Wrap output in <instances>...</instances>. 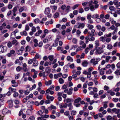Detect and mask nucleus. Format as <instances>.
Here are the masks:
<instances>
[{"label":"nucleus","mask_w":120,"mask_h":120,"mask_svg":"<svg viewBox=\"0 0 120 120\" xmlns=\"http://www.w3.org/2000/svg\"><path fill=\"white\" fill-rule=\"evenodd\" d=\"M95 54L96 55L100 54L104 52V50L102 48L98 47L97 49H95Z\"/></svg>","instance_id":"obj_1"},{"label":"nucleus","mask_w":120,"mask_h":120,"mask_svg":"<svg viewBox=\"0 0 120 120\" xmlns=\"http://www.w3.org/2000/svg\"><path fill=\"white\" fill-rule=\"evenodd\" d=\"M54 93V92L53 91L51 90H49V89H48L46 91L45 94L47 96V95H49V94L51 95L53 94Z\"/></svg>","instance_id":"obj_2"},{"label":"nucleus","mask_w":120,"mask_h":120,"mask_svg":"<svg viewBox=\"0 0 120 120\" xmlns=\"http://www.w3.org/2000/svg\"><path fill=\"white\" fill-rule=\"evenodd\" d=\"M11 112L9 110H8L6 108L4 109L2 111V113L4 115L7 114H10L11 113Z\"/></svg>","instance_id":"obj_3"},{"label":"nucleus","mask_w":120,"mask_h":120,"mask_svg":"<svg viewBox=\"0 0 120 120\" xmlns=\"http://www.w3.org/2000/svg\"><path fill=\"white\" fill-rule=\"evenodd\" d=\"M70 64V63H68L67 64L65 65L63 67V70L65 72H67L68 71L69 64Z\"/></svg>","instance_id":"obj_4"},{"label":"nucleus","mask_w":120,"mask_h":120,"mask_svg":"<svg viewBox=\"0 0 120 120\" xmlns=\"http://www.w3.org/2000/svg\"><path fill=\"white\" fill-rule=\"evenodd\" d=\"M28 107L29 108H30L31 109H28L26 112V113L27 115H30L31 113V110H33V109L32 108V106L31 105L30 106L28 105Z\"/></svg>","instance_id":"obj_5"},{"label":"nucleus","mask_w":120,"mask_h":120,"mask_svg":"<svg viewBox=\"0 0 120 120\" xmlns=\"http://www.w3.org/2000/svg\"><path fill=\"white\" fill-rule=\"evenodd\" d=\"M50 9L49 7L46 8L44 11V13L45 15H48L49 14L50 11Z\"/></svg>","instance_id":"obj_6"},{"label":"nucleus","mask_w":120,"mask_h":120,"mask_svg":"<svg viewBox=\"0 0 120 120\" xmlns=\"http://www.w3.org/2000/svg\"><path fill=\"white\" fill-rule=\"evenodd\" d=\"M13 100L11 99L7 101L8 103L9 104L10 107H11L13 106Z\"/></svg>","instance_id":"obj_7"},{"label":"nucleus","mask_w":120,"mask_h":120,"mask_svg":"<svg viewBox=\"0 0 120 120\" xmlns=\"http://www.w3.org/2000/svg\"><path fill=\"white\" fill-rule=\"evenodd\" d=\"M53 98H47V99L45 101V103L46 104L50 103L51 101H53Z\"/></svg>","instance_id":"obj_8"},{"label":"nucleus","mask_w":120,"mask_h":120,"mask_svg":"<svg viewBox=\"0 0 120 120\" xmlns=\"http://www.w3.org/2000/svg\"><path fill=\"white\" fill-rule=\"evenodd\" d=\"M42 33V31L41 30H39L35 34V36H39L40 34Z\"/></svg>","instance_id":"obj_9"},{"label":"nucleus","mask_w":120,"mask_h":120,"mask_svg":"<svg viewBox=\"0 0 120 120\" xmlns=\"http://www.w3.org/2000/svg\"><path fill=\"white\" fill-rule=\"evenodd\" d=\"M48 108L49 110H51L52 109H56V107L55 106L53 105H51L48 107Z\"/></svg>","instance_id":"obj_10"},{"label":"nucleus","mask_w":120,"mask_h":120,"mask_svg":"<svg viewBox=\"0 0 120 120\" xmlns=\"http://www.w3.org/2000/svg\"><path fill=\"white\" fill-rule=\"evenodd\" d=\"M51 69H50V68L49 67H47L46 68V72L48 73H49L50 72Z\"/></svg>","instance_id":"obj_11"},{"label":"nucleus","mask_w":120,"mask_h":120,"mask_svg":"<svg viewBox=\"0 0 120 120\" xmlns=\"http://www.w3.org/2000/svg\"><path fill=\"white\" fill-rule=\"evenodd\" d=\"M67 60L68 61H70L71 62H72L73 61V59L70 56H68L67 58Z\"/></svg>","instance_id":"obj_12"},{"label":"nucleus","mask_w":120,"mask_h":120,"mask_svg":"<svg viewBox=\"0 0 120 120\" xmlns=\"http://www.w3.org/2000/svg\"><path fill=\"white\" fill-rule=\"evenodd\" d=\"M88 64V62L86 61H84L82 62V64L83 67H86L87 66Z\"/></svg>","instance_id":"obj_13"},{"label":"nucleus","mask_w":120,"mask_h":120,"mask_svg":"<svg viewBox=\"0 0 120 120\" xmlns=\"http://www.w3.org/2000/svg\"><path fill=\"white\" fill-rule=\"evenodd\" d=\"M95 44H96L95 46V49H97L98 46H99V41H96L95 42Z\"/></svg>","instance_id":"obj_14"},{"label":"nucleus","mask_w":120,"mask_h":120,"mask_svg":"<svg viewBox=\"0 0 120 120\" xmlns=\"http://www.w3.org/2000/svg\"><path fill=\"white\" fill-rule=\"evenodd\" d=\"M52 80H49L48 81H45V84L46 86H48L52 84Z\"/></svg>","instance_id":"obj_15"},{"label":"nucleus","mask_w":120,"mask_h":120,"mask_svg":"<svg viewBox=\"0 0 120 120\" xmlns=\"http://www.w3.org/2000/svg\"><path fill=\"white\" fill-rule=\"evenodd\" d=\"M72 100L71 99L68 98H65L64 101L65 102H69L71 101H72Z\"/></svg>","instance_id":"obj_16"},{"label":"nucleus","mask_w":120,"mask_h":120,"mask_svg":"<svg viewBox=\"0 0 120 120\" xmlns=\"http://www.w3.org/2000/svg\"><path fill=\"white\" fill-rule=\"evenodd\" d=\"M89 6L90 7V10L91 11H93L94 9V5H91V4L90 3L89 4Z\"/></svg>","instance_id":"obj_17"},{"label":"nucleus","mask_w":120,"mask_h":120,"mask_svg":"<svg viewBox=\"0 0 120 120\" xmlns=\"http://www.w3.org/2000/svg\"><path fill=\"white\" fill-rule=\"evenodd\" d=\"M48 58L51 61H52L54 59L53 55L49 56H48Z\"/></svg>","instance_id":"obj_18"},{"label":"nucleus","mask_w":120,"mask_h":120,"mask_svg":"<svg viewBox=\"0 0 120 120\" xmlns=\"http://www.w3.org/2000/svg\"><path fill=\"white\" fill-rule=\"evenodd\" d=\"M99 17V15L98 14H96L92 15V18L93 19H95V18H98Z\"/></svg>","instance_id":"obj_19"},{"label":"nucleus","mask_w":120,"mask_h":120,"mask_svg":"<svg viewBox=\"0 0 120 120\" xmlns=\"http://www.w3.org/2000/svg\"><path fill=\"white\" fill-rule=\"evenodd\" d=\"M22 50L21 49L18 50L17 51V54L18 55H21L22 53Z\"/></svg>","instance_id":"obj_20"},{"label":"nucleus","mask_w":120,"mask_h":120,"mask_svg":"<svg viewBox=\"0 0 120 120\" xmlns=\"http://www.w3.org/2000/svg\"><path fill=\"white\" fill-rule=\"evenodd\" d=\"M59 81L60 84H62L64 82V81L62 78H60L59 79Z\"/></svg>","instance_id":"obj_21"},{"label":"nucleus","mask_w":120,"mask_h":120,"mask_svg":"<svg viewBox=\"0 0 120 120\" xmlns=\"http://www.w3.org/2000/svg\"><path fill=\"white\" fill-rule=\"evenodd\" d=\"M64 93V92H62V93L59 92L57 94L58 98H61V97L62 96V95Z\"/></svg>","instance_id":"obj_22"},{"label":"nucleus","mask_w":120,"mask_h":120,"mask_svg":"<svg viewBox=\"0 0 120 120\" xmlns=\"http://www.w3.org/2000/svg\"><path fill=\"white\" fill-rule=\"evenodd\" d=\"M41 117L42 118H47L49 117V115H41Z\"/></svg>","instance_id":"obj_23"},{"label":"nucleus","mask_w":120,"mask_h":120,"mask_svg":"<svg viewBox=\"0 0 120 120\" xmlns=\"http://www.w3.org/2000/svg\"><path fill=\"white\" fill-rule=\"evenodd\" d=\"M59 15V13L58 12H56L54 15L53 17L54 18H57Z\"/></svg>","instance_id":"obj_24"},{"label":"nucleus","mask_w":120,"mask_h":120,"mask_svg":"<svg viewBox=\"0 0 120 120\" xmlns=\"http://www.w3.org/2000/svg\"><path fill=\"white\" fill-rule=\"evenodd\" d=\"M104 73V72L102 71V68H101L100 70V74L101 75H103Z\"/></svg>","instance_id":"obj_25"},{"label":"nucleus","mask_w":120,"mask_h":120,"mask_svg":"<svg viewBox=\"0 0 120 120\" xmlns=\"http://www.w3.org/2000/svg\"><path fill=\"white\" fill-rule=\"evenodd\" d=\"M40 22V19L38 18H37L35 19L34 21V22L35 23H38Z\"/></svg>","instance_id":"obj_26"},{"label":"nucleus","mask_w":120,"mask_h":120,"mask_svg":"<svg viewBox=\"0 0 120 120\" xmlns=\"http://www.w3.org/2000/svg\"><path fill=\"white\" fill-rule=\"evenodd\" d=\"M81 100V98H77L74 101L75 103H77L79 102Z\"/></svg>","instance_id":"obj_27"},{"label":"nucleus","mask_w":120,"mask_h":120,"mask_svg":"<svg viewBox=\"0 0 120 120\" xmlns=\"http://www.w3.org/2000/svg\"><path fill=\"white\" fill-rule=\"evenodd\" d=\"M12 46V44L11 42H8L7 44V46L8 47L10 48Z\"/></svg>","instance_id":"obj_28"},{"label":"nucleus","mask_w":120,"mask_h":120,"mask_svg":"<svg viewBox=\"0 0 120 120\" xmlns=\"http://www.w3.org/2000/svg\"><path fill=\"white\" fill-rule=\"evenodd\" d=\"M38 64V61L35 62H34L33 63V65L34 67H36L37 66Z\"/></svg>","instance_id":"obj_29"},{"label":"nucleus","mask_w":120,"mask_h":120,"mask_svg":"<svg viewBox=\"0 0 120 120\" xmlns=\"http://www.w3.org/2000/svg\"><path fill=\"white\" fill-rule=\"evenodd\" d=\"M79 6V4H76L74 5L73 7L72 8V10H75L76 8L78 7Z\"/></svg>","instance_id":"obj_30"},{"label":"nucleus","mask_w":120,"mask_h":120,"mask_svg":"<svg viewBox=\"0 0 120 120\" xmlns=\"http://www.w3.org/2000/svg\"><path fill=\"white\" fill-rule=\"evenodd\" d=\"M112 48V46L111 45H108L107 46V48L109 49H111Z\"/></svg>","instance_id":"obj_31"},{"label":"nucleus","mask_w":120,"mask_h":120,"mask_svg":"<svg viewBox=\"0 0 120 120\" xmlns=\"http://www.w3.org/2000/svg\"><path fill=\"white\" fill-rule=\"evenodd\" d=\"M109 9L110 10L112 11L113 10L115 9L114 7L112 6H109Z\"/></svg>","instance_id":"obj_32"},{"label":"nucleus","mask_w":120,"mask_h":120,"mask_svg":"<svg viewBox=\"0 0 120 120\" xmlns=\"http://www.w3.org/2000/svg\"><path fill=\"white\" fill-rule=\"evenodd\" d=\"M59 39L57 38L56 39V40H55V43H56V45H58V43L59 41Z\"/></svg>","instance_id":"obj_33"},{"label":"nucleus","mask_w":120,"mask_h":120,"mask_svg":"<svg viewBox=\"0 0 120 120\" xmlns=\"http://www.w3.org/2000/svg\"><path fill=\"white\" fill-rule=\"evenodd\" d=\"M82 50V47L81 46H80L78 47V48L76 49V52H77L79 51L80 50Z\"/></svg>","instance_id":"obj_34"},{"label":"nucleus","mask_w":120,"mask_h":120,"mask_svg":"<svg viewBox=\"0 0 120 120\" xmlns=\"http://www.w3.org/2000/svg\"><path fill=\"white\" fill-rule=\"evenodd\" d=\"M72 42L74 44H77V40L75 38H74L73 39Z\"/></svg>","instance_id":"obj_35"},{"label":"nucleus","mask_w":120,"mask_h":120,"mask_svg":"<svg viewBox=\"0 0 120 120\" xmlns=\"http://www.w3.org/2000/svg\"><path fill=\"white\" fill-rule=\"evenodd\" d=\"M111 57L109 56H106V62H108L109 61V59L111 58Z\"/></svg>","instance_id":"obj_36"},{"label":"nucleus","mask_w":120,"mask_h":120,"mask_svg":"<svg viewBox=\"0 0 120 120\" xmlns=\"http://www.w3.org/2000/svg\"><path fill=\"white\" fill-rule=\"evenodd\" d=\"M78 13V11L77 10H75L73 12V14L75 15H77Z\"/></svg>","instance_id":"obj_37"},{"label":"nucleus","mask_w":120,"mask_h":120,"mask_svg":"<svg viewBox=\"0 0 120 120\" xmlns=\"http://www.w3.org/2000/svg\"><path fill=\"white\" fill-rule=\"evenodd\" d=\"M113 3L116 6L118 4V1L117 0H114L113 1Z\"/></svg>","instance_id":"obj_38"},{"label":"nucleus","mask_w":120,"mask_h":120,"mask_svg":"<svg viewBox=\"0 0 120 120\" xmlns=\"http://www.w3.org/2000/svg\"><path fill=\"white\" fill-rule=\"evenodd\" d=\"M76 112L75 111H72L71 112V114L72 115H74L76 114Z\"/></svg>","instance_id":"obj_39"},{"label":"nucleus","mask_w":120,"mask_h":120,"mask_svg":"<svg viewBox=\"0 0 120 120\" xmlns=\"http://www.w3.org/2000/svg\"><path fill=\"white\" fill-rule=\"evenodd\" d=\"M74 63L70 65H69V67L71 69H73L74 68Z\"/></svg>","instance_id":"obj_40"},{"label":"nucleus","mask_w":120,"mask_h":120,"mask_svg":"<svg viewBox=\"0 0 120 120\" xmlns=\"http://www.w3.org/2000/svg\"><path fill=\"white\" fill-rule=\"evenodd\" d=\"M112 119V117L111 116L109 115L107 117V120H111Z\"/></svg>","instance_id":"obj_41"},{"label":"nucleus","mask_w":120,"mask_h":120,"mask_svg":"<svg viewBox=\"0 0 120 120\" xmlns=\"http://www.w3.org/2000/svg\"><path fill=\"white\" fill-rule=\"evenodd\" d=\"M95 49V48L93 50H91L90 52V54L91 55H92L93 54L94 52V51L95 50V49Z\"/></svg>","instance_id":"obj_42"},{"label":"nucleus","mask_w":120,"mask_h":120,"mask_svg":"<svg viewBox=\"0 0 120 120\" xmlns=\"http://www.w3.org/2000/svg\"><path fill=\"white\" fill-rule=\"evenodd\" d=\"M19 91L20 94H22L25 92V91L22 90H19Z\"/></svg>","instance_id":"obj_43"},{"label":"nucleus","mask_w":120,"mask_h":120,"mask_svg":"<svg viewBox=\"0 0 120 120\" xmlns=\"http://www.w3.org/2000/svg\"><path fill=\"white\" fill-rule=\"evenodd\" d=\"M48 41V38H47V37L45 38L43 40V41L44 43H45L47 42Z\"/></svg>","instance_id":"obj_44"},{"label":"nucleus","mask_w":120,"mask_h":120,"mask_svg":"<svg viewBox=\"0 0 120 120\" xmlns=\"http://www.w3.org/2000/svg\"><path fill=\"white\" fill-rule=\"evenodd\" d=\"M18 95V94L17 92H15L13 94V96L15 98L17 97Z\"/></svg>","instance_id":"obj_45"},{"label":"nucleus","mask_w":120,"mask_h":120,"mask_svg":"<svg viewBox=\"0 0 120 120\" xmlns=\"http://www.w3.org/2000/svg\"><path fill=\"white\" fill-rule=\"evenodd\" d=\"M17 7H14L12 10L13 12V13H15L16 11H17Z\"/></svg>","instance_id":"obj_46"},{"label":"nucleus","mask_w":120,"mask_h":120,"mask_svg":"<svg viewBox=\"0 0 120 120\" xmlns=\"http://www.w3.org/2000/svg\"><path fill=\"white\" fill-rule=\"evenodd\" d=\"M48 38V40H51L52 39V37L51 35H49L47 37Z\"/></svg>","instance_id":"obj_47"},{"label":"nucleus","mask_w":120,"mask_h":120,"mask_svg":"<svg viewBox=\"0 0 120 120\" xmlns=\"http://www.w3.org/2000/svg\"><path fill=\"white\" fill-rule=\"evenodd\" d=\"M79 13H82L84 12V11L82 8H81L79 10Z\"/></svg>","instance_id":"obj_48"},{"label":"nucleus","mask_w":120,"mask_h":120,"mask_svg":"<svg viewBox=\"0 0 120 120\" xmlns=\"http://www.w3.org/2000/svg\"><path fill=\"white\" fill-rule=\"evenodd\" d=\"M9 90H11L12 92H13V90H14V91H16V89H13L11 87H10L9 88Z\"/></svg>","instance_id":"obj_49"},{"label":"nucleus","mask_w":120,"mask_h":120,"mask_svg":"<svg viewBox=\"0 0 120 120\" xmlns=\"http://www.w3.org/2000/svg\"><path fill=\"white\" fill-rule=\"evenodd\" d=\"M104 89L105 90H107L109 89V88L108 86L105 85L104 86Z\"/></svg>","instance_id":"obj_50"},{"label":"nucleus","mask_w":120,"mask_h":120,"mask_svg":"<svg viewBox=\"0 0 120 120\" xmlns=\"http://www.w3.org/2000/svg\"><path fill=\"white\" fill-rule=\"evenodd\" d=\"M94 70V68L92 67H91L89 68L88 70V71L90 72L92 71L93 70Z\"/></svg>","instance_id":"obj_51"},{"label":"nucleus","mask_w":120,"mask_h":120,"mask_svg":"<svg viewBox=\"0 0 120 120\" xmlns=\"http://www.w3.org/2000/svg\"><path fill=\"white\" fill-rule=\"evenodd\" d=\"M67 38L68 40H71L72 39V35H68L67 36Z\"/></svg>","instance_id":"obj_52"},{"label":"nucleus","mask_w":120,"mask_h":120,"mask_svg":"<svg viewBox=\"0 0 120 120\" xmlns=\"http://www.w3.org/2000/svg\"><path fill=\"white\" fill-rule=\"evenodd\" d=\"M30 92V91L29 90H26L25 91V92L24 94L25 95H28L29 94V93Z\"/></svg>","instance_id":"obj_53"},{"label":"nucleus","mask_w":120,"mask_h":120,"mask_svg":"<svg viewBox=\"0 0 120 120\" xmlns=\"http://www.w3.org/2000/svg\"><path fill=\"white\" fill-rule=\"evenodd\" d=\"M64 114L66 116H69V112L68 111H66L64 112Z\"/></svg>","instance_id":"obj_54"},{"label":"nucleus","mask_w":120,"mask_h":120,"mask_svg":"<svg viewBox=\"0 0 120 120\" xmlns=\"http://www.w3.org/2000/svg\"><path fill=\"white\" fill-rule=\"evenodd\" d=\"M120 71V70H119L118 69H117L116 71L114 72L115 74L116 75H118V72Z\"/></svg>","instance_id":"obj_55"},{"label":"nucleus","mask_w":120,"mask_h":120,"mask_svg":"<svg viewBox=\"0 0 120 120\" xmlns=\"http://www.w3.org/2000/svg\"><path fill=\"white\" fill-rule=\"evenodd\" d=\"M110 15L109 14H106V15L105 16V18L106 19H108Z\"/></svg>","instance_id":"obj_56"},{"label":"nucleus","mask_w":120,"mask_h":120,"mask_svg":"<svg viewBox=\"0 0 120 120\" xmlns=\"http://www.w3.org/2000/svg\"><path fill=\"white\" fill-rule=\"evenodd\" d=\"M33 62V60L32 59L29 60L28 61V64H31Z\"/></svg>","instance_id":"obj_57"},{"label":"nucleus","mask_w":120,"mask_h":120,"mask_svg":"<svg viewBox=\"0 0 120 120\" xmlns=\"http://www.w3.org/2000/svg\"><path fill=\"white\" fill-rule=\"evenodd\" d=\"M31 30L33 32H35L36 31V29L35 27L34 26H33L32 27V28Z\"/></svg>","instance_id":"obj_58"},{"label":"nucleus","mask_w":120,"mask_h":120,"mask_svg":"<svg viewBox=\"0 0 120 120\" xmlns=\"http://www.w3.org/2000/svg\"><path fill=\"white\" fill-rule=\"evenodd\" d=\"M68 76V75L67 74H63L62 75V77L63 78H66Z\"/></svg>","instance_id":"obj_59"},{"label":"nucleus","mask_w":120,"mask_h":120,"mask_svg":"<svg viewBox=\"0 0 120 120\" xmlns=\"http://www.w3.org/2000/svg\"><path fill=\"white\" fill-rule=\"evenodd\" d=\"M25 30L26 31H28L29 30V27L28 25H26L25 29Z\"/></svg>","instance_id":"obj_60"},{"label":"nucleus","mask_w":120,"mask_h":120,"mask_svg":"<svg viewBox=\"0 0 120 120\" xmlns=\"http://www.w3.org/2000/svg\"><path fill=\"white\" fill-rule=\"evenodd\" d=\"M92 18V16L90 15H87V19L88 20Z\"/></svg>","instance_id":"obj_61"},{"label":"nucleus","mask_w":120,"mask_h":120,"mask_svg":"<svg viewBox=\"0 0 120 120\" xmlns=\"http://www.w3.org/2000/svg\"><path fill=\"white\" fill-rule=\"evenodd\" d=\"M95 39V38L94 37H91L89 39V41H94Z\"/></svg>","instance_id":"obj_62"},{"label":"nucleus","mask_w":120,"mask_h":120,"mask_svg":"<svg viewBox=\"0 0 120 120\" xmlns=\"http://www.w3.org/2000/svg\"><path fill=\"white\" fill-rule=\"evenodd\" d=\"M21 43L22 45H24L26 43V41L25 40H22L21 41Z\"/></svg>","instance_id":"obj_63"},{"label":"nucleus","mask_w":120,"mask_h":120,"mask_svg":"<svg viewBox=\"0 0 120 120\" xmlns=\"http://www.w3.org/2000/svg\"><path fill=\"white\" fill-rule=\"evenodd\" d=\"M117 67L118 68H120V62H119L116 65Z\"/></svg>","instance_id":"obj_64"}]
</instances>
